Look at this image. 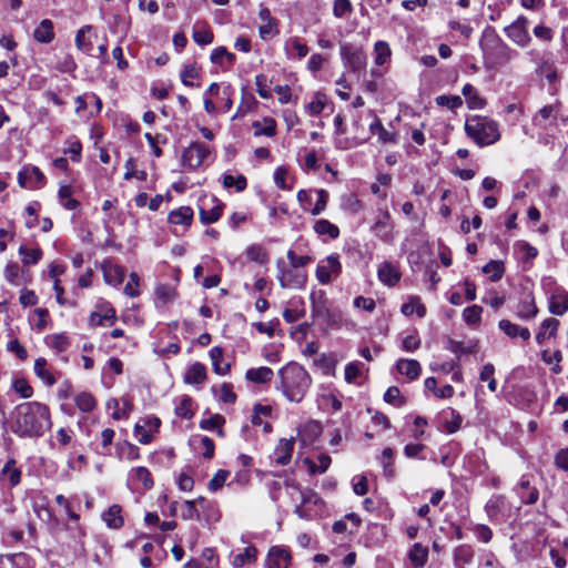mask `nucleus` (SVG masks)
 <instances>
[{"label": "nucleus", "mask_w": 568, "mask_h": 568, "mask_svg": "<svg viewBox=\"0 0 568 568\" xmlns=\"http://www.w3.org/2000/svg\"><path fill=\"white\" fill-rule=\"evenodd\" d=\"M224 204L216 197L203 201L200 206V221L202 224H212L220 220Z\"/></svg>", "instance_id": "nucleus-13"}, {"label": "nucleus", "mask_w": 568, "mask_h": 568, "mask_svg": "<svg viewBox=\"0 0 568 568\" xmlns=\"http://www.w3.org/2000/svg\"><path fill=\"white\" fill-rule=\"evenodd\" d=\"M245 254L248 260H251L252 262H255L257 264H261V265L267 263V261H268L267 252L260 244H252V245L247 246L245 250Z\"/></svg>", "instance_id": "nucleus-50"}, {"label": "nucleus", "mask_w": 568, "mask_h": 568, "mask_svg": "<svg viewBox=\"0 0 568 568\" xmlns=\"http://www.w3.org/2000/svg\"><path fill=\"white\" fill-rule=\"evenodd\" d=\"M480 47L486 55L500 61L510 59L511 50L497 34L494 28H486L480 40Z\"/></svg>", "instance_id": "nucleus-4"}, {"label": "nucleus", "mask_w": 568, "mask_h": 568, "mask_svg": "<svg viewBox=\"0 0 568 568\" xmlns=\"http://www.w3.org/2000/svg\"><path fill=\"white\" fill-rule=\"evenodd\" d=\"M504 271V264L500 261H490L483 267V272L488 274L493 282L500 280Z\"/></svg>", "instance_id": "nucleus-61"}, {"label": "nucleus", "mask_w": 568, "mask_h": 568, "mask_svg": "<svg viewBox=\"0 0 568 568\" xmlns=\"http://www.w3.org/2000/svg\"><path fill=\"white\" fill-rule=\"evenodd\" d=\"M92 31V26H83L82 28H80L75 34V39H74V42H75V47L82 51L83 53H87V54H90L92 49H93V44H92V41L90 39V37L88 36V33H90Z\"/></svg>", "instance_id": "nucleus-37"}, {"label": "nucleus", "mask_w": 568, "mask_h": 568, "mask_svg": "<svg viewBox=\"0 0 568 568\" xmlns=\"http://www.w3.org/2000/svg\"><path fill=\"white\" fill-rule=\"evenodd\" d=\"M206 379V368L201 363L192 364L184 375V382L186 384H201Z\"/></svg>", "instance_id": "nucleus-38"}, {"label": "nucleus", "mask_w": 568, "mask_h": 568, "mask_svg": "<svg viewBox=\"0 0 568 568\" xmlns=\"http://www.w3.org/2000/svg\"><path fill=\"white\" fill-rule=\"evenodd\" d=\"M342 274V263L338 254L334 253L320 260L315 276L322 285H328Z\"/></svg>", "instance_id": "nucleus-6"}, {"label": "nucleus", "mask_w": 568, "mask_h": 568, "mask_svg": "<svg viewBox=\"0 0 568 568\" xmlns=\"http://www.w3.org/2000/svg\"><path fill=\"white\" fill-rule=\"evenodd\" d=\"M341 58L344 65L353 72H359L365 68L366 58L364 52L349 43L341 45Z\"/></svg>", "instance_id": "nucleus-11"}, {"label": "nucleus", "mask_w": 568, "mask_h": 568, "mask_svg": "<svg viewBox=\"0 0 568 568\" xmlns=\"http://www.w3.org/2000/svg\"><path fill=\"white\" fill-rule=\"evenodd\" d=\"M33 38L39 43H50L54 39L53 22L43 19L33 31Z\"/></svg>", "instance_id": "nucleus-29"}, {"label": "nucleus", "mask_w": 568, "mask_h": 568, "mask_svg": "<svg viewBox=\"0 0 568 568\" xmlns=\"http://www.w3.org/2000/svg\"><path fill=\"white\" fill-rule=\"evenodd\" d=\"M366 366L362 362H352L345 367V381L348 384H361V379L364 378Z\"/></svg>", "instance_id": "nucleus-34"}, {"label": "nucleus", "mask_w": 568, "mask_h": 568, "mask_svg": "<svg viewBox=\"0 0 568 568\" xmlns=\"http://www.w3.org/2000/svg\"><path fill=\"white\" fill-rule=\"evenodd\" d=\"M458 359L459 357L449 359L436 357L433 362H430L429 367L433 372L446 375L453 372L458 366Z\"/></svg>", "instance_id": "nucleus-40"}, {"label": "nucleus", "mask_w": 568, "mask_h": 568, "mask_svg": "<svg viewBox=\"0 0 568 568\" xmlns=\"http://www.w3.org/2000/svg\"><path fill=\"white\" fill-rule=\"evenodd\" d=\"M222 183L225 189L234 187L236 192H243L247 186L246 178L243 174H223Z\"/></svg>", "instance_id": "nucleus-47"}, {"label": "nucleus", "mask_w": 568, "mask_h": 568, "mask_svg": "<svg viewBox=\"0 0 568 568\" xmlns=\"http://www.w3.org/2000/svg\"><path fill=\"white\" fill-rule=\"evenodd\" d=\"M181 517L184 520H200V507L197 499L195 500H185L181 504Z\"/></svg>", "instance_id": "nucleus-54"}, {"label": "nucleus", "mask_w": 568, "mask_h": 568, "mask_svg": "<svg viewBox=\"0 0 568 568\" xmlns=\"http://www.w3.org/2000/svg\"><path fill=\"white\" fill-rule=\"evenodd\" d=\"M45 344L50 349L62 353L65 352L69 346V337L63 333L48 335L45 337Z\"/></svg>", "instance_id": "nucleus-45"}, {"label": "nucleus", "mask_w": 568, "mask_h": 568, "mask_svg": "<svg viewBox=\"0 0 568 568\" xmlns=\"http://www.w3.org/2000/svg\"><path fill=\"white\" fill-rule=\"evenodd\" d=\"M515 490L524 504H531L532 489L530 488V475H523Z\"/></svg>", "instance_id": "nucleus-43"}, {"label": "nucleus", "mask_w": 568, "mask_h": 568, "mask_svg": "<svg viewBox=\"0 0 568 568\" xmlns=\"http://www.w3.org/2000/svg\"><path fill=\"white\" fill-rule=\"evenodd\" d=\"M18 179L22 187L39 189L45 184V175L38 166L24 168Z\"/></svg>", "instance_id": "nucleus-14"}, {"label": "nucleus", "mask_w": 568, "mask_h": 568, "mask_svg": "<svg viewBox=\"0 0 568 568\" xmlns=\"http://www.w3.org/2000/svg\"><path fill=\"white\" fill-rule=\"evenodd\" d=\"M230 475L229 470L220 469L207 483V489L212 493L220 490Z\"/></svg>", "instance_id": "nucleus-63"}, {"label": "nucleus", "mask_w": 568, "mask_h": 568, "mask_svg": "<svg viewBox=\"0 0 568 568\" xmlns=\"http://www.w3.org/2000/svg\"><path fill=\"white\" fill-rule=\"evenodd\" d=\"M3 274L6 280L12 285L19 286L23 283L21 268L16 262L8 263Z\"/></svg>", "instance_id": "nucleus-55"}, {"label": "nucleus", "mask_w": 568, "mask_h": 568, "mask_svg": "<svg viewBox=\"0 0 568 568\" xmlns=\"http://www.w3.org/2000/svg\"><path fill=\"white\" fill-rule=\"evenodd\" d=\"M440 420L443 424V430L447 434H454L460 428L463 417L457 410L449 407L442 412Z\"/></svg>", "instance_id": "nucleus-20"}, {"label": "nucleus", "mask_w": 568, "mask_h": 568, "mask_svg": "<svg viewBox=\"0 0 568 568\" xmlns=\"http://www.w3.org/2000/svg\"><path fill=\"white\" fill-rule=\"evenodd\" d=\"M435 102L438 106H444L452 111H456L463 105V100L459 95L442 94L436 97Z\"/></svg>", "instance_id": "nucleus-58"}, {"label": "nucleus", "mask_w": 568, "mask_h": 568, "mask_svg": "<svg viewBox=\"0 0 568 568\" xmlns=\"http://www.w3.org/2000/svg\"><path fill=\"white\" fill-rule=\"evenodd\" d=\"M394 221L387 210H378L374 223L371 226V232L378 240L386 244H390L395 240Z\"/></svg>", "instance_id": "nucleus-7"}, {"label": "nucleus", "mask_w": 568, "mask_h": 568, "mask_svg": "<svg viewBox=\"0 0 568 568\" xmlns=\"http://www.w3.org/2000/svg\"><path fill=\"white\" fill-rule=\"evenodd\" d=\"M396 371L406 376L407 379L413 381L420 374V364L415 359L400 358L396 363Z\"/></svg>", "instance_id": "nucleus-30"}, {"label": "nucleus", "mask_w": 568, "mask_h": 568, "mask_svg": "<svg viewBox=\"0 0 568 568\" xmlns=\"http://www.w3.org/2000/svg\"><path fill=\"white\" fill-rule=\"evenodd\" d=\"M51 426L50 409L42 403H21L11 413V432L21 438H39Z\"/></svg>", "instance_id": "nucleus-1"}, {"label": "nucleus", "mask_w": 568, "mask_h": 568, "mask_svg": "<svg viewBox=\"0 0 568 568\" xmlns=\"http://www.w3.org/2000/svg\"><path fill=\"white\" fill-rule=\"evenodd\" d=\"M400 311L406 316H409L414 313L417 314L418 317H424L426 315V307L419 302L418 298H413L409 302L404 303Z\"/></svg>", "instance_id": "nucleus-57"}, {"label": "nucleus", "mask_w": 568, "mask_h": 568, "mask_svg": "<svg viewBox=\"0 0 568 568\" xmlns=\"http://www.w3.org/2000/svg\"><path fill=\"white\" fill-rule=\"evenodd\" d=\"M313 230L324 242L327 240H336L341 233L337 225L325 219L317 220L313 225Z\"/></svg>", "instance_id": "nucleus-22"}, {"label": "nucleus", "mask_w": 568, "mask_h": 568, "mask_svg": "<svg viewBox=\"0 0 568 568\" xmlns=\"http://www.w3.org/2000/svg\"><path fill=\"white\" fill-rule=\"evenodd\" d=\"M193 41L201 45H209L214 40V33L211 28L203 22H195L192 30Z\"/></svg>", "instance_id": "nucleus-27"}, {"label": "nucleus", "mask_w": 568, "mask_h": 568, "mask_svg": "<svg viewBox=\"0 0 568 568\" xmlns=\"http://www.w3.org/2000/svg\"><path fill=\"white\" fill-rule=\"evenodd\" d=\"M329 194L326 190H300L297 201L301 207L312 215H320L326 209Z\"/></svg>", "instance_id": "nucleus-5"}, {"label": "nucleus", "mask_w": 568, "mask_h": 568, "mask_svg": "<svg viewBox=\"0 0 568 568\" xmlns=\"http://www.w3.org/2000/svg\"><path fill=\"white\" fill-rule=\"evenodd\" d=\"M462 93H463V95L466 99V103H467L468 109H470V110H480V109L485 108V105H486L485 98H483L479 94L478 90L474 85H471L470 83H466L463 87Z\"/></svg>", "instance_id": "nucleus-26"}, {"label": "nucleus", "mask_w": 568, "mask_h": 568, "mask_svg": "<svg viewBox=\"0 0 568 568\" xmlns=\"http://www.w3.org/2000/svg\"><path fill=\"white\" fill-rule=\"evenodd\" d=\"M326 103V95L324 93L316 92L313 100L305 105L306 112L312 116H316L324 111Z\"/></svg>", "instance_id": "nucleus-49"}, {"label": "nucleus", "mask_w": 568, "mask_h": 568, "mask_svg": "<svg viewBox=\"0 0 568 568\" xmlns=\"http://www.w3.org/2000/svg\"><path fill=\"white\" fill-rule=\"evenodd\" d=\"M120 514L121 507L118 505H113L108 509V511L103 515V519L108 527L118 529L123 525V518Z\"/></svg>", "instance_id": "nucleus-53"}, {"label": "nucleus", "mask_w": 568, "mask_h": 568, "mask_svg": "<svg viewBox=\"0 0 568 568\" xmlns=\"http://www.w3.org/2000/svg\"><path fill=\"white\" fill-rule=\"evenodd\" d=\"M155 295L158 301L165 305L174 301L176 292L171 285L161 284L155 288Z\"/></svg>", "instance_id": "nucleus-59"}, {"label": "nucleus", "mask_w": 568, "mask_h": 568, "mask_svg": "<svg viewBox=\"0 0 568 568\" xmlns=\"http://www.w3.org/2000/svg\"><path fill=\"white\" fill-rule=\"evenodd\" d=\"M193 210L190 206H180L169 213L168 221L171 224L187 227L193 222Z\"/></svg>", "instance_id": "nucleus-25"}, {"label": "nucleus", "mask_w": 568, "mask_h": 568, "mask_svg": "<svg viewBox=\"0 0 568 568\" xmlns=\"http://www.w3.org/2000/svg\"><path fill=\"white\" fill-rule=\"evenodd\" d=\"M130 479L141 484L144 489H151L153 487L151 474L145 467L133 468L130 473Z\"/></svg>", "instance_id": "nucleus-44"}, {"label": "nucleus", "mask_w": 568, "mask_h": 568, "mask_svg": "<svg viewBox=\"0 0 568 568\" xmlns=\"http://www.w3.org/2000/svg\"><path fill=\"white\" fill-rule=\"evenodd\" d=\"M58 200L60 205L68 211L75 213L81 211V203L73 197V190L68 184L60 183L58 190Z\"/></svg>", "instance_id": "nucleus-18"}, {"label": "nucleus", "mask_w": 568, "mask_h": 568, "mask_svg": "<svg viewBox=\"0 0 568 568\" xmlns=\"http://www.w3.org/2000/svg\"><path fill=\"white\" fill-rule=\"evenodd\" d=\"M253 128L255 130L254 134L265 135L272 138L276 134V123L273 119H264V122L255 121L253 122Z\"/></svg>", "instance_id": "nucleus-52"}, {"label": "nucleus", "mask_w": 568, "mask_h": 568, "mask_svg": "<svg viewBox=\"0 0 568 568\" xmlns=\"http://www.w3.org/2000/svg\"><path fill=\"white\" fill-rule=\"evenodd\" d=\"M210 154V149L202 142H192L182 152L181 164L187 170H196L200 168L206 156Z\"/></svg>", "instance_id": "nucleus-9"}, {"label": "nucleus", "mask_w": 568, "mask_h": 568, "mask_svg": "<svg viewBox=\"0 0 568 568\" xmlns=\"http://www.w3.org/2000/svg\"><path fill=\"white\" fill-rule=\"evenodd\" d=\"M514 256L517 262L521 264L523 270H529L532 264V247L528 242L517 241L514 244Z\"/></svg>", "instance_id": "nucleus-23"}, {"label": "nucleus", "mask_w": 568, "mask_h": 568, "mask_svg": "<svg viewBox=\"0 0 568 568\" xmlns=\"http://www.w3.org/2000/svg\"><path fill=\"white\" fill-rule=\"evenodd\" d=\"M19 254L22 256V263L24 265H34L42 257L41 248H39V247L30 248L24 244L20 245Z\"/></svg>", "instance_id": "nucleus-48"}, {"label": "nucleus", "mask_w": 568, "mask_h": 568, "mask_svg": "<svg viewBox=\"0 0 568 568\" xmlns=\"http://www.w3.org/2000/svg\"><path fill=\"white\" fill-rule=\"evenodd\" d=\"M281 387L290 402L300 403L311 386V377L303 366L290 362L278 372Z\"/></svg>", "instance_id": "nucleus-2"}, {"label": "nucleus", "mask_w": 568, "mask_h": 568, "mask_svg": "<svg viewBox=\"0 0 568 568\" xmlns=\"http://www.w3.org/2000/svg\"><path fill=\"white\" fill-rule=\"evenodd\" d=\"M409 560L416 568L423 567L428 558V549L420 544H414L408 554Z\"/></svg>", "instance_id": "nucleus-42"}, {"label": "nucleus", "mask_w": 568, "mask_h": 568, "mask_svg": "<svg viewBox=\"0 0 568 568\" xmlns=\"http://www.w3.org/2000/svg\"><path fill=\"white\" fill-rule=\"evenodd\" d=\"M529 24L530 21L526 17L519 16L514 22L505 27L504 31L515 44L527 47L530 42Z\"/></svg>", "instance_id": "nucleus-10"}, {"label": "nucleus", "mask_w": 568, "mask_h": 568, "mask_svg": "<svg viewBox=\"0 0 568 568\" xmlns=\"http://www.w3.org/2000/svg\"><path fill=\"white\" fill-rule=\"evenodd\" d=\"M558 325H559L558 320L552 318V317L546 318L541 323L540 328L536 335L537 342L540 343V342L545 341L546 338L554 336L555 333L557 332Z\"/></svg>", "instance_id": "nucleus-46"}, {"label": "nucleus", "mask_w": 568, "mask_h": 568, "mask_svg": "<svg viewBox=\"0 0 568 568\" xmlns=\"http://www.w3.org/2000/svg\"><path fill=\"white\" fill-rule=\"evenodd\" d=\"M65 148L63 153L70 155V159L74 163L81 162L82 159V143L77 135H69L64 141Z\"/></svg>", "instance_id": "nucleus-33"}, {"label": "nucleus", "mask_w": 568, "mask_h": 568, "mask_svg": "<svg viewBox=\"0 0 568 568\" xmlns=\"http://www.w3.org/2000/svg\"><path fill=\"white\" fill-rule=\"evenodd\" d=\"M377 277L384 285L392 287L400 281L402 274L394 263L385 261L377 268Z\"/></svg>", "instance_id": "nucleus-16"}, {"label": "nucleus", "mask_w": 568, "mask_h": 568, "mask_svg": "<svg viewBox=\"0 0 568 568\" xmlns=\"http://www.w3.org/2000/svg\"><path fill=\"white\" fill-rule=\"evenodd\" d=\"M465 132L478 146L491 145L500 139L498 123L483 115L468 116Z\"/></svg>", "instance_id": "nucleus-3"}, {"label": "nucleus", "mask_w": 568, "mask_h": 568, "mask_svg": "<svg viewBox=\"0 0 568 568\" xmlns=\"http://www.w3.org/2000/svg\"><path fill=\"white\" fill-rule=\"evenodd\" d=\"M192 403L193 400L190 396H182L179 404L175 406V414L182 418H191L193 416Z\"/></svg>", "instance_id": "nucleus-62"}, {"label": "nucleus", "mask_w": 568, "mask_h": 568, "mask_svg": "<svg viewBox=\"0 0 568 568\" xmlns=\"http://www.w3.org/2000/svg\"><path fill=\"white\" fill-rule=\"evenodd\" d=\"M499 328L510 338L519 337L521 341H528L530 337V332L527 327H521L508 320H501L499 322Z\"/></svg>", "instance_id": "nucleus-31"}, {"label": "nucleus", "mask_w": 568, "mask_h": 568, "mask_svg": "<svg viewBox=\"0 0 568 568\" xmlns=\"http://www.w3.org/2000/svg\"><path fill=\"white\" fill-rule=\"evenodd\" d=\"M74 403L77 407L83 413H91L97 407L94 396L89 392H81L75 395Z\"/></svg>", "instance_id": "nucleus-41"}, {"label": "nucleus", "mask_w": 568, "mask_h": 568, "mask_svg": "<svg viewBox=\"0 0 568 568\" xmlns=\"http://www.w3.org/2000/svg\"><path fill=\"white\" fill-rule=\"evenodd\" d=\"M548 308L555 315H562L568 310V293L561 288H555L548 297Z\"/></svg>", "instance_id": "nucleus-17"}, {"label": "nucleus", "mask_w": 568, "mask_h": 568, "mask_svg": "<svg viewBox=\"0 0 568 568\" xmlns=\"http://www.w3.org/2000/svg\"><path fill=\"white\" fill-rule=\"evenodd\" d=\"M273 371L266 366L250 368L246 371L245 374L246 379L254 384L268 383L273 378Z\"/></svg>", "instance_id": "nucleus-35"}, {"label": "nucleus", "mask_w": 568, "mask_h": 568, "mask_svg": "<svg viewBox=\"0 0 568 568\" xmlns=\"http://www.w3.org/2000/svg\"><path fill=\"white\" fill-rule=\"evenodd\" d=\"M34 373L47 386H53L62 373L52 363H49L45 357H38L34 362Z\"/></svg>", "instance_id": "nucleus-12"}, {"label": "nucleus", "mask_w": 568, "mask_h": 568, "mask_svg": "<svg viewBox=\"0 0 568 568\" xmlns=\"http://www.w3.org/2000/svg\"><path fill=\"white\" fill-rule=\"evenodd\" d=\"M368 141V138L359 139V138H337L334 141V145L337 150H349L357 148Z\"/></svg>", "instance_id": "nucleus-60"}, {"label": "nucleus", "mask_w": 568, "mask_h": 568, "mask_svg": "<svg viewBox=\"0 0 568 568\" xmlns=\"http://www.w3.org/2000/svg\"><path fill=\"white\" fill-rule=\"evenodd\" d=\"M284 48L287 58L292 60H302L308 53V47L297 37L290 38Z\"/></svg>", "instance_id": "nucleus-24"}, {"label": "nucleus", "mask_w": 568, "mask_h": 568, "mask_svg": "<svg viewBox=\"0 0 568 568\" xmlns=\"http://www.w3.org/2000/svg\"><path fill=\"white\" fill-rule=\"evenodd\" d=\"M384 400L395 407H402L405 404V398L400 396V390L396 386H390L384 394Z\"/></svg>", "instance_id": "nucleus-64"}, {"label": "nucleus", "mask_w": 568, "mask_h": 568, "mask_svg": "<svg viewBox=\"0 0 568 568\" xmlns=\"http://www.w3.org/2000/svg\"><path fill=\"white\" fill-rule=\"evenodd\" d=\"M224 423H225V418L220 414H215L206 419H202L200 422V427L204 430L217 429V434L220 436H224V433L222 429V426Z\"/></svg>", "instance_id": "nucleus-56"}, {"label": "nucleus", "mask_w": 568, "mask_h": 568, "mask_svg": "<svg viewBox=\"0 0 568 568\" xmlns=\"http://www.w3.org/2000/svg\"><path fill=\"white\" fill-rule=\"evenodd\" d=\"M375 63L383 65L390 60L392 51L386 41H377L374 45Z\"/></svg>", "instance_id": "nucleus-51"}, {"label": "nucleus", "mask_w": 568, "mask_h": 568, "mask_svg": "<svg viewBox=\"0 0 568 568\" xmlns=\"http://www.w3.org/2000/svg\"><path fill=\"white\" fill-rule=\"evenodd\" d=\"M210 60L213 64L219 65L222 69H229L234 65L236 57L225 47L221 45L212 50Z\"/></svg>", "instance_id": "nucleus-21"}, {"label": "nucleus", "mask_w": 568, "mask_h": 568, "mask_svg": "<svg viewBox=\"0 0 568 568\" xmlns=\"http://www.w3.org/2000/svg\"><path fill=\"white\" fill-rule=\"evenodd\" d=\"M200 511L204 513L205 520L207 523H216L221 518V513L216 506V504L212 500H209L204 497L197 498Z\"/></svg>", "instance_id": "nucleus-36"}, {"label": "nucleus", "mask_w": 568, "mask_h": 568, "mask_svg": "<svg viewBox=\"0 0 568 568\" xmlns=\"http://www.w3.org/2000/svg\"><path fill=\"white\" fill-rule=\"evenodd\" d=\"M474 559V550L469 545H460L454 550V565L456 568H464Z\"/></svg>", "instance_id": "nucleus-39"}, {"label": "nucleus", "mask_w": 568, "mask_h": 568, "mask_svg": "<svg viewBox=\"0 0 568 568\" xmlns=\"http://www.w3.org/2000/svg\"><path fill=\"white\" fill-rule=\"evenodd\" d=\"M123 371V363L118 357H111L102 369V384L110 388L113 385L111 373L120 375Z\"/></svg>", "instance_id": "nucleus-28"}, {"label": "nucleus", "mask_w": 568, "mask_h": 568, "mask_svg": "<svg viewBox=\"0 0 568 568\" xmlns=\"http://www.w3.org/2000/svg\"><path fill=\"white\" fill-rule=\"evenodd\" d=\"M291 554L288 549L280 547V546H273L270 548L266 560H265V567L266 568H287L291 564Z\"/></svg>", "instance_id": "nucleus-15"}, {"label": "nucleus", "mask_w": 568, "mask_h": 568, "mask_svg": "<svg viewBox=\"0 0 568 568\" xmlns=\"http://www.w3.org/2000/svg\"><path fill=\"white\" fill-rule=\"evenodd\" d=\"M0 476L7 478L10 487H16L21 481L22 471L17 467V462L13 458L7 460L0 471Z\"/></svg>", "instance_id": "nucleus-32"}, {"label": "nucleus", "mask_w": 568, "mask_h": 568, "mask_svg": "<svg viewBox=\"0 0 568 568\" xmlns=\"http://www.w3.org/2000/svg\"><path fill=\"white\" fill-rule=\"evenodd\" d=\"M294 450V440L282 438L275 447L272 458L277 465L285 466L291 462Z\"/></svg>", "instance_id": "nucleus-19"}, {"label": "nucleus", "mask_w": 568, "mask_h": 568, "mask_svg": "<svg viewBox=\"0 0 568 568\" xmlns=\"http://www.w3.org/2000/svg\"><path fill=\"white\" fill-rule=\"evenodd\" d=\"M276 267L278 271L277 280L281 287L295 290H302L305 287L307 282V275L305 272L295 270L293 267H286L282 260L276 262Z\"/></svg>", "instance_id": "nucleus-8"}]
</instances>
